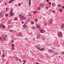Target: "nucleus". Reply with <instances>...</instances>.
<instances>
[{
    "label": "nucleus",
    "instance_id": "obj_11",
    "mask_svg": "<svg viewBox=\"0 0 64 64\" xmlns=\"http://www.w3.org/2000/svg\"><path fill=\"white\" fill-rule=\"evenodd\" d=\"M21 19H23L24 18V16H22L20 17Z\"/></svg>",
    "mask_w": 64,
    "mask_h": 64
},
{
    "label": "nucleus",
    "instance_id": "obj_53",
    "mask_svg": "<svg viewBox=\"0 0 64 64\" xmlns=\"http://www.w3.org/2000/svg\"><path fill=\"white\" fill-rule=\"evenodd\" d=\"M13 40H12V42H13Z\"/></svg>",
    "mask_w": 64,
    "mask_h": 64
},
{
    "label": "nucleus",
    "instance_id": "obj_56",
    "mask_svg": "<svg viewBox=\"0 0 64 64\" xmlns=\"http://www.w3.org/2000/svg\"><path fill=\"white\" fill-rule=\"evenodd\" d=\"M47 9H48V7H47V8H46Z\"/></svg>",
    "mask_w": 64,
    "mask_h": 64
},
{
    "label": "nucleus",
    "instance_id": "obj_1",
    "mask_svg": "<svg viewBox=\"0 0 64 64\" xmlns=\"http://www.w3.org/2000/svg\"><path fill=\"white\" fill-rule=\"evenodd\" d=\"M58 35L59 37H62V32H59L58 34Z\"/></svg>",
    "mask_w": 64,
    "mask_h": 64
},
{
    "label": "nucleus",
    "instance_id": "obj_64",
    "mask_svg": "<svg viewBox=\"0 0 64 64\" xmlns=\"http://www.w3.org/2000/svg\"><path fill=\"white\" fill-rule=\"evenodd\" d=\"M19 35H21V34H19Z\"/></svg>",
    "mask_w": 64,
    "mask_h": 64
},
{
    "label": "nucleus",
    "instance_id": "obj_57",
    "mask_svg": "<svg viewBox=\"0 0 64 64\" xmlns=\"http://www.w3.org/2000/svg\"><path fill=\"white\" fill-rule=\"evenodd\" d=\"M51 21H53V20H51Z\"/></svg>",
    "mask_w": 64,
    "mask_h": 64
},
{
    "label": "nucleus",
    "instance_id": "obj_19",
    "mask_svg": "<svg viewBox=\"0 0 64 64\" xmlns=\"http://www.w3.org/2000/svg\"><path fill=\"white\" fill-rule=\"evenodd\" d=\"M13 30H10L9 32H13Z\"/></svg>",
    "mask_w": 64,
    "mask_h": 64
},
{
    "label": "nucleus",
    "instance_id": "obj_58",
    "mask_svg": "<svg viewBox=\"0 0 64 64\" xmlns=\"http://www.w3.org/2000/svg\"><path fill=\"white\" fill-rule=\"evenodd\" d=\"M59 58H60V56H59Z\"/></svg>",
    "mask_w": 64,
    "mask_h": 64
},
{
    "label": "nucleus",
    "instance_id": "obj_20",
    "mask_svg": "<svg viewBox=\"0 0 64 64\" xmlns=\"http://www.w3.org/2000/svg\"><path fill=\"white\" fill-rule=\"evenodd\" d=\"M14 20L17 21V20H18V19L17 18H15Z\"/></svg>",
    "mask_w": 64,
    "mask_h": 64
},
{
    "label": "nucleus",
    "instance_id": "obj_35",
    "mask_svg": "<svg viewBox=\"0 0 64 64\" xmlns=\"http://www.w3.org/2000/svg\"><path fill=\"white\" fill-rule=\"evenodd\" d=\"M35 13H36V11H35V12H34V14H35Z\"/></svg>",
    "mask_w": 64,
    "mask_h": 64
},
{
    "label": "nucleus",
    "instance_id": "obj_2",
    "mask_svg": "<svg viewBox=\"0 0 64 64\" xmlns=\"http://www.w3.org/2000/svg\"><path fill=\"white\" fill-rule=\"evenodd\" d=\"M40 32L41 33H44V30H42L41 29H40L39 30Z\"/></svg>",
    "mask_w": 64,
    "mask_h": 64
},
{
    "label": "nucleus",
    "instance_id": "obj_8",
    "mask_svg": "<svg viewBox=\"0 0 64 64\" xmlns=\"http://www.w3.org/2000/svg\"><path fill=\"white\" fill-rule=\"evenodd\" d=\"M40 37V36H38L36 37V39H39Z\"/></svg>",
    "mask_w": 64,
    "mask_h": 64
},
{
    "label": "nucleus",
    "instance_id": "obj_62",
    "mask_svg": "<svg viewBox=\"0 0 64 64\" xmlns=\"http://www.w3.org/2000/svg\"><path fill=\"white\" fill-rule=\"evenodd\" d=\"M40 19H41V18H40Z\"/></svg>",
    "mask_w": 64,
    "mask_h": 64
},
{
    "label": "nucleus",
    "instance_id": "obj_25",
    "mask_svg": "<svg viewBox=\"0 0 64 64\" xmlns=\"http://www.w3.org/2000/svg\"><path fill=\"white\" fill-rule=\"evenodd\" d=\"M3 14L1 12H0V16H1Z\"/></svg>",
    "mask_w": 64,
    "mask_h": 64
},
{
    "label": "nucleus",
    "instance_id": "obj_21",
    "mask_svg": "<svg viewBox=\"0 0 64 64\" xmlns=\"http://www.w3.org/2000/svg\"><path fill=\"white\" fill-rule=\"evenodd\" d=\"M60 12H62V10L61 9H60Z\"/></svg>",
    "mask_w": 64,
    "mask_h": 64
},
{
    "label": "nucleus",
    "instance_id": "obj_26",
    "mask_svg": "<svg viewBox=\"0 0 64 64\" xmlns=\"http://www.w3.org/2000/svg\"><path fill=\"white\" fill-rule=\"evenodd\" d=\"M3 15H4L2 14V15L0 16H1V17H3Z\"/></svg>",
    "mask_w": 64,
    "mask_h": 64
},
{
    "label": "nucleus",
    "instance_id": "obj_30",
    "mask_svg": "<svg viewBox=\"0 0 64 64\" xmlns=\"http://www.w3.org/2000/svg\"><path fill=\"white\" fill-rule=\"evenodd\" d=\"M19 16L20 17H21L22 16H21V14H20L19 15Z\"/></svg>",
    "mask_w": 64,
    "mask_h": 64
},
{
    "label": "nucleus",
    "instance_id": "obj_16",
    "mask_svg": "<svg viewBox=\"0 0 64 64\" xmlns=\"http://www.w3.org/2000/svg\"><path fill=\"white\" fill-rule=\"evenodd\" d=\"M14 46H15L14 44H13L12 45V47H14Z\"/></svg>",
    "mask_w": 64,
    "mask_h": 64
},
{
    "label": "nucleus",
    "instance_id": "obj_63",
    "mask_svg": "<svg viewBox=\"0 0 64 64\" xmlns=\"http://www.w3.org/2000/svg\"><path fill=\"white\" fill-rule=\"evenodd\" d=\"M1 3V1L0 0V3Z\"/></svg>",
    "mask_w": 64,
    "mask_h": 64
},
{
    "label": "nucleus",
    "instance_id": "obj_12",
    "mask_svg": "<svg viewBox=\"0 0 64 64\" xmlns=\"http://www.w3.org/2000/svg\"><path fill=\"white\" fill-rule=\"evenodd\" d=\"M36 28H38V29H39L40 28V26H36Z\"/></svg>",
    "mask_w": 64,
    "mask_h": 64
},
{
    "label": "nucleus",
    "instance_id": "obj_59",
    "mask_svg": "<svg viewBox=\"0 0 64 64\" xmlns=\"http://www.w3.org/2000/svg\"><path fill=\"white\" fill-rule=\"evenodd\" d=\"M8 62H7V63H6V64H8Z\"/></svg>",
    "mask_w": 64,
    "mask_h": 64
},
{
    "label": "nucleus",
    "instance_id": "obj_24",
    "mask_svg": "<svg viewBox=\"0 0 64 64\" xmlns=\"http://www.w3.org/2000/svg\"><path fill=\"white\" fill-rule=\"evenodd\" d=\"M52 12H54V13H56L55 11V10H53Z\"/></svg>",
    "mask_w": 64,
    "mask_h": 64
},
{
    "label": "nucleus",
    "instance_id": "obj_43",
    "mask_svg": "<svg viewBox=\"0 0 64 64\" xmlns=\"http://www.w3.org/2000/svg\"><path fill=\"white\" fill-rule=\"evenodd\" d=\"M35 21H38V20H37V19H36L35 20Z\"/></svg>",
    "mask_w": 64,
    "mask_h": 64
},
{
    "label": "nucleus",
    "instance_id": "obj_37",
    "mask_svg": "<svg viewBox=\"0 0 64 64\" xmlns=\"http://www.w3.org/2000/svg\"><path fill=\"white\" fill-rule=\"evenodd\" d=\"M58 6H59V7H60V6L59 4H58Z\"/></svg>",
    "mask_w": 64,
    "mask_h": 64
},
{
    "label": "nucleus",
    "instance_id": "obj_13",
    "mask_svg": "<svg viewBox=\"0 0 64 64\" xmlns=\"http://www.w3.org/2000/svg\"><path fill=\"white\" fill-rule=\"evenodd\" d=\"M43 5H44V4H40V6H43Z\"/></svg>",
    "mask_w": 64,
    "mask_h": 64
},
{
    "label": "nucleus",
    "instance_id": "obj_36",
    "mask_svg": "<svg viewBox=\"0 0 64 64\" xmlns=\"http://www.w3.org/2000/svg\"><path fill=\"white\" fill-rule=\"evenodd\" d=\"M19 61H20V62H21V60L20 59H19Z\"/></svg>",
    "mask_w": 64,
    "mask_h": 64
},
{
    "label": "nucleus",
    "instance_id": "obj_44",
    "mask_svg": "<svg viewBox=\"0 0 64 64\" xmlns=\"http://www.w3.org/2000/svg\"><path fill=\"white\" fill-rule=\"evenodd\" d=\"M14 48V47H12V50H13V48Z\"/></svg>",
    "mask_w": 64,
    "mask_h": 64
},
{
    "label": "nucleus",
    "instance_id": "obj_45",
    "mask_svg": "<svg viewBox=\"0 0 64 64\" xmlns=\"http://www.w3.org/2000/svg\"><path fill=\"white\" fill-rule=\"evenodd\" d=\"M52 52L54 53V51H53V52Z\"/></svg>",
    "mask_w": 64,
    "mask_h": 64
},
{
    "label": "nucleus",
    "instance_id": "obj_38",
    "mask_svg": "<svg viewBox=\"0 0 64 64\" xmlns=\"http://www.w3.org/2000/svg\"><path fill=\"white\" fill-rule=\"evenodd\" d=\"M34 28H33L34 30L35 29H36V28H35V27H34Z\"/></svg>",
    "mask_w": 64,
    "mask_h": 64
},
{
    "label": "nucleus",
    "instance_id": "obj_23",
    "mask_svg": "<svg viewBox=\"0 0 64 64\" xmlns=\"http://www.w3.org/2000/svg\"><path fill=\"white\" fill-rule=\"evenodd\" d=\"M2 28H5V26L3 25L2 26Z\"/></svg>",
    "mask_w": 64,
    "mask_h": 64
},
{
    "label": "nucleus",
    "instance_id": "obj_51",
    "mask_svg": "<svg viewBox=\"0 0 64 64\" xmlns=\"http://www.w3.org/2000/svg\"><path fill=\"white\" fill-rule=\"evenodd\" d=\"M28 17H29V16H30V15H28Z\"/></svg>",
    "mask_w": 64,
    "mask_h": 64
},
{
    "label": "nucleus",
    "instance_id": "obj_7",
    "mask_svg": "<svg viewBox=\"0 0 64 64\" xmlns=\"http://www.w3.org/2000/svg\"><path fill=\"white\" fill-rule=\"evenodd\" d=\"M26 27V24H24L23 26V27L24 28H25Z\"/></svg>",
    "mask_w": 64,
    "mask_h": 64
},
{
    "label": "nucleus",
    "instance_id": "obj_50",
    "mask_svg": "<svg viewBox=\"0 0 64 64\" xmlns=\"http://www.w3.org/2000/svg\"><path fill=\"white\" fill-rule=\"evenodd\" d=\"M47 2H48V1H49V0H47Z\"/></svg>",
    "mask_w": 64,
    "mask_h": 64
},
{
    "label": "nucleus",
    "instance_id": "obj_55",
    "mask_svg": "<svg viewBox=\"0 0 64 64\" xmlns=\"http://www.w3.org/2000/svg\"><path fill=\"white\" fill-rule=\"evenodd\" d=\"M24 19H26V17H25L24 18Z\"/></svg>",
    "mask_w": 64,
    "mask_h": 64
},
{
    "label": "nucleus",
    "instance_id": "obj_22",
    "mask_svg": "<svg viewBox=\"0 0 64 64\" xmlns=\"http://www.w3.org/2000/svg\"><path fill=\"white\" fill-rule=\"evenodd\" d=\"M2 39H3V40H5V38H2Z\"/></svg>",
    "mask_w": 64,
    "mask_h": 64
},
{
    "label": "nucleus",
    "instance_id": "obj_40",
    "mask_svg": "<svg viewBox=\"0 0 64 64\" xmlns=\"http://www.w3.org/2000/svg\"><path fill=\"white\" fill-rule=\"evenodd\" d=\"M62 54H64V52H62Z\"/></svg>",
    "mask_w": 64,
    "mask_h": 64
},
{
    "label": "nucleus",
    "instance_id": "obj_4",
    "mask_svg": "<svg viewBox=\"0 0 64 64\" xmlns=\"http://www.w3.org/2000/svg\"><path fill=\"white\" fill-rule=\"evenodd\" d=\"M14 0H11L10 1V2H9V4H10V3H12V2H13V1H14Z\"/></svg>",
    "mask_w": 64,
    "mask_h": 64
},
{
    "label": "nucleus",
    "instance_id": "obj_34",
    "mask_svg": "<svg viewBox=\"0 0 64 64\" xmlns=\"http://www.w3.org/2000/svg\"><path fill=\"white\" fill-rule=\"evenodd\" d=\"M18 5L19 6H20V4H18Z\"/></svg>",
    "mask_w": 64,
    "mask_h": 64
},
{
    "label": "nucleus",
    "instance_id": "obj_14",
    "mask_svg": "<svg viewBox=\"0 0 64 64\" xmlns=\"http://www.w3.org/2000/svg\"><path fill=\"white\" fill-rule=\"evenodd\" d=\"M44 49V48H42L40 50V51H43Z\"/></svg>",
    "mask_w": 64,
    "mask_h": 64
},
{
    "label": "nucleus",
    "instance_id": "obj_6",
    "mask_svg": "<svg viewBox=\"0 0 64 64\" xmlns=\"http://www.w3.org/2000/svg\"><path fill=\"white\" fill-rule=\"evenodd\" d=\"M13 11V9H11L10 10V13L11 14L12 13H13V12L12 11Z\"/></svg>",
    "mask_w": 64,
    "mask_h": 64
},
{
    "label": "nucleus",
    "instance_id": "obj_17",
    "mask_svg": "<svg viewBox=\"0 0 64 64\" xmlns=\"http://www.w3.org/2000/svg\"><path fill=\"white\" fill-rule=\"evenodd\" d=\"M10 15L11 16H13V15H14V14L13 13L10 14Z\"/></svg>",
    "mask_w": 64,
    "mask_h": 64
},
{
    "label": "nucleus",
    "instance_id": "obj_3",
    "mask_svg": "<svg viewBox=\"0 0 64 64\" xmlns=\"http://www.w3.org/2000/svg\"><path fill=\"white\" fill-rule=\"evenodd\" d=\"M48 51L50 53H52V52H53V50H49Z\"/></svg>",
    "mask_w": 64,
    "mask_h": 64
},
{
    "label": "nucleus",
    "instance_id": "obj_15",
    "mask_svg": "<svg viewBox=\"0 0 64 64\" xmlns=\"http://www.w3.org/2000/svg\"><path fill=\"white\" fill-rule=\"evenodd\" d=\"M31 23H32V25H33V24H34V22H33V21H32V22Z\"/></svg>",
    "mask_w": 64,
    "mask_h": 64
},
{
    "label": "nucleus",
    "instance_id": "obj_39",
    "mask_svg": "<svg viewBox=\"0 0 64 64\" xmlns=\"http://www.w3.org/2000/svg\"><path fill=\"white\" fill-rule=\"evenodd\" d=\"M2 38H0V40H2Z\"/></svg>",
    "mask_w": 64,
    "mask_h": 64
},
{
    "label": "nucleus",
    "instance_id": "obj_18",
    "mask_svg": "<svg viewBox=\"0 0 64 64\" xmlns=\"http://www.w3.org/2000/svg\"><path fill=\"white\" fill-rule=\"evenodd\" d=\"M3 24H0V27H2V26H3Z\"/></svg>",
    "mask_w": 64,
    "mask_h": 64
},
{
    "label": "nucleus",
    "instance_id": "obj_46",
    "mask_svg": "<svg viewBox=\"0 0 64 64\" xmlns=\"http://www.w3.org/2000/svg\"><path fill=\"white\" fill-rule=\"evenodd\" d=\"M63 8H64V6H63L62 7V9H63Z\"/></svg>",
    "mask_w": 64,
    "mask_h": 64
},
{
    "label": "nucleus",
    "instance_id": "obj_41",
    "mask_svg": "<svg viewBox=\"0 0 64 64\" xmlns=\"http://www.w3.org/2000/svg\"><path fill=\"white\" fill-rule=\"evenodd\" d=\"M21 23H23V24L24 23V22H22Z\"/></svg>",
    "mask_w": 64,
    "mask_h": 64
},
{
    "label": "nucleus",
    "instance_id": "obj_28",
    "mask_svg": "<svg viewBox=\"0 0 64 64\" xmlns=\"http://www.w3.org/2000/svg\"><path fill=\"white\" fill-rule=\"evenodd\" d=\"M48 4H50V5H51V2H48Z\"/></svg>",
    "mask_w": 64,
    "mask_h": 64
},
{
    "label": "nucleus",
    "instance_id": "obj_33",
    "mask_svg": "<svg viewBox=\"0 0 64 64\" xmlns=\"http://www.w3.org/2000/svg\"><path fill=\"white\" fill-rule=\"evenodd\" d=\"M57 52H56L55 53V55H57Z\"/></svg>",
    "mask_w": 64,
    "mask_h": 64
},
{
    "label": "nucleus",
    "instance_id": "obj_10",
    "mask_svg": "<svg viewBox=\"0 0 64 64\" xmlns=\"http://www.w3.org/2000/svg\"><path fill=\"white\" fill-rule=\"evenodd\" d=\"M37 9L38 10H40V8L39 7H38L37 8Z\"/></svg>",
    "mask_w": 64,
    "mask_h": 64
},
{
    "label": "nucleus",
    "instance_id": "obj_47",
    "mask_svg": "<svg viewBox=\"0 0 64 64\" xmlns=\"http://www.w3.org/2000/svg\"><path fill=\"white\" fill-rule=\"evenodd\" d=\"M6 5H7V3H4Z\"/></svg>",
    "mask_w": 64,
    "mask_h": 64
},
{
    "label": "nucleus",
    "instance_id": "obj_9",
    "mask_svg": "<svg viewBox=\"0 0 64 64\" xmlns=\"http://www.w3.org/2000/svg\"><path fill=\"white\" fill-rule=\"evenodd\" d=\"M64 24H62V25L61 26V28H64Z\"/></svg>",
    "mask_w": 64,
    "mask_h": 64
},
{
    "label": "nucleus",
    "instance_id": "obj_29",
    "mask_svg": "<svg viewBox=\"0 0 64 64\" xmlns=\"http://www.w3.org/2000/svg\"><path fill=\"white\" fill-rule=\"evenodd\" d=\"M37 49H41V48H40L38 47V48Z\"/></svg>",
    "mask_w": 64,
    "mask_h": 64
},
{
    "label": "nucleus",
    "instance_id": "obj_32",
    "mask_svg": "<svg viewBox=\"0 0 64 64\" xmlns=\"http://www.w3.org/2000/svg\"><path fill=\"white\" fill-rule=\"evenodd\" d=\"M6 11H8V8H6Z\"/></svg>",
    "mask_w": 64,
    "mask_h": 64
},
{
    "label": "nucleus",
    "instance_id": "obj_60",
    "mask_svg": "<svg viewBox=\"0 0 64 64\" xmlns=\"http://www.w3.org/2000/svg\"><path fill=\"white\" fill-rule=\"evenodd\" d=\"M3 36H3V35H2V37H3Z\"/></svg>",
    "mask_w": 64,
    "mask_h": 64
},
{
    "label": "nucleus",
    "instance_id": "obj_5",
    "mask_svg": "<svg viewBox=\"0 0 64 64\" xmlns=\"http://www.w3.org/2000/svg\"><path fill=\"white\" fill-rule=\"evenodd\" d=\"M31 0H29V6H30V5H31Z\"/></svg>",
    "mask_w": 64,
    "mask_h": 64
},
{
    "label": "nucleus",
    "instance_id": "obj_27",
    "mask_svg": "<svg viewBox=\"0 0 64 64\" xmlns=\"http://www.w3.org/2000/svg\"><path fill=\"white\" fill-rule=\"evenodd\" d=\"M5 16H6V17H7L8 16V15L7 14H5Z\"/></svg>",
    "mask_w": 64,
    "mask_h": 64
},
{
    "label": "nucleus",
    "instance_id": "obj_54",
    "mask_svg": "<svg viewBox=\"0 0 64 64\" xmlns=\"http://www.w3.org/2000/svg\"><path fill=\"white\" fill-rule=\"evenodd\" d=\"M24 63H26V62L25 61H24Z\"/></svg>",
    "mask_w": 64,
    "mask_h": 64
},
{
    "label": "nucleus",
    "instance_id": "obj_42",
    "mask_svg": "<svg viewBox=\"0 0 64 64\" xmlns=\"http://www.w3.org/2000/svg\"><path fill=\"white\" fill-rule=\"evenodd\" d=\"M52 10H50V12H52Z\"/></svg>",
    "mask_w": 64,
    "mask_h": 64
},
{
    "label": "nucleus",
    "instance_id": "obj_52",
    "mask_svg": "<svg viewBox=\"0 0 64 64\" xmlns=\"http://www.w3.org/2000/svg\"><path fill=\"white\" fill-rule=\"evenodd\" d=\"M5 36H6V37H7V35H6Z\"/></svg>",
    "mask_w": 64,
    "mask_h": 64
},
{
    "label": "nucleus",
    "instance_id": "obj_61",
    "mask_svg": "<svg viewBox=\"0 0 64 64\" xmlns=\"http://www.w3.org/2000/svg\"><path fill=\"white\" fill-rule=\"evenodd\" d=\"M37 24H36V25H37Z\"/></svg>",
    "mask_w": 64,
    "mask_h": 64
},
{
    "label": "nucleus",
    "instance_id": "obj_31",
    "mask_svg": "<svg viewBox=\"0 0 64 64\" xmlns=\"http://www.w3.org/2000/svg\"><path fill=\"white\" fill-rule=\"evenodd\" d=\"M54 4H55V3H52V5H54Z\"/></svg>",
    "mask_w": 64,
    "mask_h": 64
},
{
    "label": "nucleus",
    "instance_id": "obj_49",
    "mask_svg": "<svg viewBox=\"0 0 64 64\" xmlns=\"http://www.w3.org/2000/svg\"><path fill=\"white\" fill-rule=\"evenodd\" d=\"M2 56V57H4V55H3Z\"/></svg>",
    "mask_w": 64,
    "mask_h": 64
},
{
    "label": "nucleus",
    "instance_id": "obj_48",
    "mask_svg": "<svg viewBox=\"0 0 64 64\" xmlns=\"http://www.w3.org/2000/svg\"><path fill=\"white\" fill-rule=\"evenodd\" d=\"M46 25H47V24H45V26H46Z\"/></svg>",
    "mask_w": 64,
    "mask_h": 64
}]
</instances>
